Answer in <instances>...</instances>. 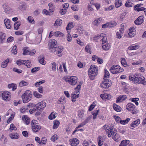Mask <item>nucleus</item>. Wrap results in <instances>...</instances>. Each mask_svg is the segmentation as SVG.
Returning a JSON list of instances; mask_svg holds the SVG:
<instances>
[{"mask_svg": "<svg viewBox=\"0 0 146 146\" xmlns=\"http://www.w3.org/2000/svg\"><path fill=\"white\" fill-rule=\"evenodd\" d=\"M98 68L95 65H92L91 66L89 69L88 74L90 79L92 80H94L95 77L98 74Z\"/></svg>", "mask_w": 146, "mask_h": 146, "instance_id": "1", "label": "nucleus"}, {"mask_svg": "<svg viewBox=\"0 0 146 146\" xmlns=\"http://www.w3.org/2000/svg\"><path fill=\"white\" fill-rule=\"evenodd\" d=\"M113 127L112 126L111 127L110 132H108V137H110L112 135V138L114 141H119L121 140V137L119 135L117 134V130L116 129H115L113 132Z\"/></svg>", "mask_w": 146, "mask_h": 146, "instance_id": "2", "label": "nucleus"}, {"mask_svg": "<svg viewBox=\"0 0 146 146\" xmlns=\"http://www.w3.org/2000/svg\"><path fill=\"white\" fill-rule=\"evenodd\" d=\"M32 94L31 91L27 90L22 95V98L24 103L29 102L31 99Z\"/></svg>", "mask_w": 146, "mask_h": 146, "instance_id": "3", "label": "nucleus"}, {"mask_svg": "<svg viewBox=\"0 0 146 146\" xmlns=\"http://www.w3.org/2000/svg\"><path fill=\"white\" fill-rule=\"evenodd\" d=\"M110 70L111 72L113 74H117L124 71V69L119 65H115L112 66L110 68Z\"/></svg>", "mask_w": 146, "mask_h": 146, "instance_id": "4", "label": "nucleus"}, {"mask_svg": "<svg viewBox=\"0 0 146 146\" xmlns=\"http://www.w3.org/2000/svg\"><path fill=\"white\" fill-rule=\"evenodd\" d=\"M37 122V121L35 120H33L31 122L32 129L35 132L39 131L41 128V126Z\"/></svg>", "mask_w": 146, "mask_h": 146, "instance_id": "5", "label": "nucleus"}, {"mask_svg": "<svg viewBox=\"0 0 146 146\" xmlns=\"http://www.w3.org/2000/svg\"><path fill=\"white\" fill-rule=\"evenodd\" d=\"M10 93L7 91L0 92V97H2L3 100L8 101L10 100L11 97Z\"/></svg>", "mask_w": 146, "mask_h": 146, "instance_id": "6", "label": "nucleus"}, {"mask_svg": "<svg viewBox=\"0 0 146 146\" xmlns=\"http://www.w3.org/2000/svg\"><path fill=\"white\" fill-rule=\"evenodd\" d=\"M77 78L75 76H72L68 77L65 79V81L68 82L70 84L72 85H75L76 84L77 81Z\"/></svg>", "mask_w": 146, "mask_h": 146, "instance_id": "7", "label": "nucleus"}, {"mask_svg": "<svg viewBox=\"0 0 146 146\" xmlns=\"http://www.w3.org/2000/svg\"><path fill=\"white\" fill-rule=\"evenodd\" d=\"M135 107V106L131 103H128L126 106V109L129 111H131L133 114L136 113Z\"/></svg>", "mask_w": 146, "mask_h": 146, "instance_id": "8", "label": "nucleus"}, {"mask_svg": "<svg viewBox=\"0 0 146 146\" xmlns=\"http://www.w3.org/2000/svg\"><path fill=\"white\" fill-rule=\"evenodd\" d=\"M36 52L35 50H33L32 52L28 49V47H26L23 48V55H30L31 56L33 55Z\"/></svg>", "mask_w": 146, "mask_h": 146, "instance_id": "9", "label": "nucleus"}, {"mask_svg": "<svg viewBox=\"0 0 146 146\" xmlns=\"http://www.w3.org/2000/svg\"><path fill=\"white\" fill-rule=\"evenodd\" d=\"M37 110H43L46 106V103L44 102H41L35 105Z\"/></svg>", "mask_w": 146, "mask_h": 146, "instance_id": "10", "label": "nucleus"}, {"mask_svg": "<svg viewBox=\"0 0 146 146\" xmlns=\"http://www.w3.org/2000/svg\"><path fill=\"white\" fill-rule=\"evenodd\" d=\"M111 86L109 84V81L108 80H104L100 84V86L102 88H108Z\"/></svg>", "mask_w": 146, "mask_h": 146, "instance_id": "11", "label": "nucleus"}, {"mask_svg": "<svg viewBox=\"0 0 146 146\" xmlns=\"http://www.w3.org/2000/svg\"><path fill=\"white\" fill-rule=\"evenodd\" d=\"M144 18L143 16H139L134 21L135 23L137 25L141 24L143 22Z\"/></svg>", "mask_w": 146, "mask_h": 146, "instance_id": "12", "label": "nucleus"}, {"mask_svg": "<svg viewBox=\"0 0 146 146\" xmlns=\"http://www.w3.org/2000/svg\"><path fill=\"white\" fill-rule=\"evenodd\" d=\"M63 49V47L61 46H59L58 47H56V54L59 56H60L62 55V52Z\"/></svg>", "mask_w": 146, "mask_h": 146, "instance_id": "13", "label": "nucleus"}, {"mask_svg": "<svg viewBox=\"0 0 146 146\" xmlns=\"http://www.w3.org/2000/svg\"><path fill=\"white\" fill-rule=\"evenodd\" d=\"M57 42L55 39L50 40L49 41L48 43L49 47H57Z\"/></svg>", "mask_w": 146, "mask_h": 146, "instance_id": "14", "label": "nucleus"}, {"mask_svg": "<svg viewBox=\"0 0 146 146\" xmlns=\"http://www.w3.org/2000/svg\"><path fill=\"white\" fill-rule=\"evenodd\" d=\"M140 123V121L139 119H137L136 120L133 121L131 124L130 126L132 127V129L134 128L135 127L138 126Z\"/></svg>", "mask_w": 146, "mask_h": 146, "instance_id": "15", "label": "nucleus"}, {"mask_svg": "<svg viewBox=\"0 0 146 146\" xmlns=\"http://www.w3.org/2000/svg\"><path fill=\"white\" fill-rule=\"evenodd\" d=\"M70 141L71 143V145L72 146H76L79 143V141L76 138H74L70 140Z\"/></svg>", "mask_w": 146, "mask_h": 146, "instance_id": "16", "label": "nucleus"}, {"mask_svg": "<svg viewBox=\"0 0 146 146\" xmlns=\"http://www.w3.org/2000/svg\"><path fill=\"white\" fill-rule=\"evenodd\" d=\"M6 34L1 32H0V43H3L5 40Z\"/></svg>", "mask_w": 146, "mask_h": 146, "instance_id": "17", "label": "nucleus"}, {"mask_svg": "<svg viewBox=\"0 0 146 146\" xmlns=\"http://www.w3.org/2000/svg\"><path fill=\"white\" fill-rule=\"evenodd\" d=\"M4 12L6 13H9L11 11V10L10 9L8 6L6 4L3 5Z\"/></svg>", "mask_w": 146, "mask_h": 146, "instance_id": "18", "label": "nucleus"}, {"mask_svg": "<svg viewBox=\"0 0 146 146\" xmlns=\"http://www.w3.org/2000/svg\"><path fill=\"white\" fill-rule=\"evenodd\" d=\"M127 98V96L125 95H123L119 96L117 100H116V102H121L126 99Z\"/></svg>", "mask_w": 146, "mask_h": 146, "instance_id": "19", "label": "nucleus"}, {"mask_svg": "<svg viewBox=\"0 0 146 146\" xmlns=\"http://www.w3.org/2000/svg\"><path fill=\"white\" fill-rule=\"evenodd\" d=\"M100 36H102V38L101 39V40L102 42V44H104L108 43L107 42V38L105 36V35L103 33L100 34Z\"/></svg>", "mask_w": 146, "mask_h": 146, "instance_id": "20", "label": "nucleus"}, {"mask_svg": "<svg viewBox=\"0 0 146 146\" xmlns=\"http://www.w3.org/2000/svg\"><path fill=\"white\" fill-rule=\"evenodd\" d=\"M100 97L102 99H105L108 100H110L111 98V95L106 93L102 94L100 95Z\"/></svg>", "mask_w": 146, "mask_h": 146, "instance_id": "21", "label": "nucleus"}, {"mask_svg": "<svg viewBox=\"0 0 146 146\" xmlns=\"http://www.w3.org/2000/svg\"><path fill=\"white\" fill-rule=\"evenodd\" d=\"M23 121L27 124L28 125L30 123V119L26 115H24L22 118Z\"/></svg>", "mask_w": 146, "mask_h": 146, "instance_id": "22", "label": "nucleus"}, {"mask_svg": "<svg viewBox=\"0 0 146 146\" xmlns=\"http://www.w3.org/2000/svg\"><path fill=\"white\" fill-rule=\"evenodd\" d=\"M4 23L6 28L7 29H10L11 28V26L10 24V21L9 19H5L4 20Z\"/></svg>", "mask_w": 146, "mask_h": 146, "instance_id": "23", "label": "nucleus"}, {"mask_svg": "<svg viewBox=\"0 0 146 146\" xmlns=\"http://www.w3.org/2000/svg\"><path fill=\"white\" fill-rule=\"evenodd\" d=\"M38 60L40 63L43 65L46 64V62L44 61V57L42 56H40L38 57Z\"/></svg>", "mask_w": 146, "mask_h": 146, "instance_id": "24", "label": "nucleus"}, {"mask_svg": "<svg viewBox=\"0 0 146 146\" xmlns=\"http://www.w3.org/2000/svg\"><path fill=\"white\" fill-rule=\"evenodd\" d=\"M9 62V60L8 58L7 59L3 61L1 64V67L3 68H6Z\"/></svg>", "mask_w": 146, "mask_h": 146, "instance_id": "25", "label": "nucleus"}, {"mask_svg": "<svg viewBox=\"0 0 146 146\" xmlns=\"http://www.w3.org/2000/svg\"><path fill=\"white\" fill-rule=\"evenodd\" d=\"M98 144L99 146H101L103 143V139L102 137L99 136L98 138Z\"/></svg>", "mask_w": 146, "mask_h": 146, "instance_id": "26", "label": "nucleus"}, {"mask_svg": "<svg viewBox=\"0 0 146 146\" xmlns=\"http://www.w3.org/2000/svg\"><path fill=\"white\" fill-rule=\"evenodd\" d=\"M133 2L132 1L130 0L127 1L125 4V6L127 7H132L133 5Z\"/></svg>", "mask_w": 146, "mask_h": 146, "instance_id": "27", "label": "nucleus"}, {"mask_svg": "<svg viewBox=\"0 0 146 146\" xmlns=\"http://www.w3.org/2000/svg\"><path fill=\"white\" fill-rule=\"evenodd\" d=\"M129 143V141L127 140H124L122 141L119 145V146H126Z\"/></svg>", "mask_w": 146, "mask_h": 146, "instance_id": "28", "label": "nucleus"}, {"mask_svg": "<svg viewBox=\"0 0 146 146\" xmlns=\"http://www.w3.org/2000/svg\"><path fill=\"white\" fill-rule=\"evenodd\" d=\"M110 46L108 43L103 44L102 46V48L106 50H108L110 48Z\"/></svg>", "mask_w": 146, "mask_h": 146, "instance_id": "29", "label": "nucleus"}, {"mask_svg": "<svg viewBox=\"0 0 146 146\" xmlns=\"http://www.w3.org/2000/svg\"><path fill=\"white\" fill-rule=\"evenodd\" d=\"M113 107L114 110L117 111H120L121 110V108L120 107L115 104H113Z\"/></svg>", "mask_w": 146, "mask_h": 146, "instance_id": "30", "label": "nucleus"}, {"mask_svg": "<svg viewBox=\"0 0 146 146\" xmlns=\"http://www.w3.org/2000/svg\"><path fill=\"white\" fill-rule=\"evenodd\" d=\"M139 46L137 44L133 46H129L128 49L130 50H135L139 48Z\"/></svg>", "mask_w": 146, "mask_h": 146, "instance_id": "31", "label": "nucleus"}, {"mask_svg": "<svg viewBox=\"0 0 146 146\" xmlns=\"http://www.w3.org/2000/svg\"><path fill=\"white\" fill-rule=\"evenodd\" d=\"M130 120V119L129 118H127L126 120H121L119 121V123L123 125H125Z\"/></svg>", "mask_w": 146, "mask_h": 146, "instance_id": "32", "label": "nucleus"}, {"mask_svg": "<svg viewBox=\"0 0 146 146\" xmlns=\"http://www.w3.org/2000/svg\"><path fill=\"white\" fill-rule=\"evenodd\" d=\"M29 83L24 80H22L19 83V86L20 87H23L28 85Z\"/></svg>", "mask_w": 146, "mask_h": 146, "instance_id": "33", "label": "nucleus"}, {"mask_svg": "<svg viewBox=\"0 0 146 146\" xmlns=\"http://www.w3.org/2000/svg\"><path fill=\"white\" fill-rule=\"evenodd\" d=\"M48 6L49 7V10L50 12L52 13L53 12L54 10V7L53 6L52 4L51 3H49L48 4Z\"/></svg>", "mask_w": 146, "mask_h": 146, "instance_id": "34", "label": "nucleus"}, {"mask_svg": "<svg viewBox=\"0 0 146 146\" xmlns=\"http://www.w3.org/2000/svg\"><path fill=\"white\" fill-rule=\"evenodd\" d=\"M104 71L105 75L104 76V79L106 80H108L107 78H109L110 77V74L107 70H105Z\"/></svg>", "mask_w": 146, "mask_h": 146, "instance_id": "35", "label": "nucleus"}, {"mask_svg": "<svg viewBox=\"0 0 146 146\" xmlns=\"http://www.w3.org/2000/svg\"><path fill=\"white\" fill-rule=\"evenodd\" d=\"M9 137L12 139H17L19 137V135L17 133L15 134H11L10 135Z\"/></svg>", "mask_w": 146, "mask_h": 146, "instance_id": "36", "label": "nucleus"}, {"mask_svg": "<svg viewBox=\"0 0 146 146\" xmlns=\"http://www.w3.org/2000/svg\"><path fill=\"white\" fill-rule=\"evenodd\" d=\"M84 111L83 110H80L78 111V116L80 118L83 117Z\"/></svg>", "mask_w": 146, "mask_h": 146, "instance_id": "37", "label": "nucleus"}, {"mask_svg": "<svg viewBox=\"0 0 146 146\" xmlns=\"http://www.w3.org/2000/svg\"><path fill=\"white\" fill-rule=\"evenodd\" d=\"M53 122L54 125L53 127V129H56L60 124V122L58 121H55Z\"/></svg>", "mask_w": 146, "mask_h": 146, "instance_id": "38", "label": "nucleus"}, {"mask_svg": "<svg viewBox=\"0 0 146 146\" xmlns=\"http://www.w3.org/2000/svg\"><path fill=\"white\" fill-rule=\"evenodd\" d=\"M24 64L27 66V68H30L31 66V62L28 60H25Z\"/></svg>", "mask_w": 146, "mask_h": 146, "instance_id": "39", "label": "nucleus"}, {"mask_svg": "<svg viewBox=\"0 0 146 146\" xmlns=\"http://www.w3.org/2000/svg\"><path fill=\"white\" fill-rule=\"evenodd\" d=\"M66 98L65 97L61 98L60 100H59L57 102V103L58 104H63L66 102Z\"/></svg>", "mask_w": 146, "mask_h": 146, "instance_id": "40", "label": "nucleus"}, {"mask_svg": "<svg viewBox=\"0 0 146 146\" xmlns=\"http://www.w3.org/2000/svg\"><path fill=\"white\" fill-rule=\"evenodd\" d=\"M21 25V23L19 22H17L14 24V29L17 30L19 29V27Z\"/></svg>", "mask_w": 146, "mask_h": 146, "instance_id": "41", "label": "nucleus"}, {"mask_svg": "<svg viewBox=\"0 0 146 146\" xmlns=\"http://www.w3.org/2000/svg\"><path fill=\"white\" fill-rule=\"evenodd\" d=\"M62 21L61 19L56 20L54 24V25L56 26H60L62 24Z\"/></svg>", "mask_w": 146, "mask_h": 146, "instance_id": "42", "label": "nucleus"}, {"mask_svg": "<svg viewBox=\"0 0 146 146\" xmlns=\"http://www.w3.org/2000/svg\"><path fill=\"white\" fill-rule=\"evenodd\" d=\"M122 3L121 0H118L115 2V5L117 8H118L121 6Z\"/></svg>", "mask_w": 146, "mask_h": 146, "instance_id": "43", "label": "nucleus"}, {"mask_svg": "<svg viewBox=\"0 0 146 146\" xmlns=\"http://www.w3.org/2000/svg\"><path fill=\"white\" fill-rule=\"evenodd\" d=\"M34 96L37 98H40L42 97V95L39 94L37 92L35 91L33 92Z\"/></svg>", "mask_w": 146, "mask_h": 146, "instance_id": "44", "label": "nucleus"}, {"mask_svg": "<svg viewBox=\"0 0 146 146\" xmlns=\"http://www.w3.org/2000/svg\"><path fill=\"white\" fill-rule=\"evenodd\" d=\"M99 111V110H95L93 112L92 115H94V117H93V119H95L96 118L97 116L98 113Z\"/></svg>", "mask_w": 146, "mask_h": 146, "instance_id": "45", "label": "nucleus"}, {"mask_svg": "<svg viewBox=\"0 0 146 146\" xmlns=\"http://www.w3.org/2000/svg\"><path fill=\"white\" fill-rule=\"evenodd\" d=\"M58 138V135L56 134H54L51 137L50 139L52 141H55Z\"/></svg>", "mask_w": 146, "mask_h": 146, "instance_id": "46", "label": "nucleus"}, {"mask_svg": "<svg viewBox=\"0 0 146 146\" xmlns=\"http://www.w3.org/2000/svg\"><path fill=\"white\" fill-rule=\"evenodd\" d=\"M17 127L14 126L13 124H11L10 126V127L9 129V130L10 132H12L13 130H17Z\"/></svg>", "mask_w": 146, "mask_h": 146, "instance_id": "47", "label": "nucleus"}, {"mask_svg": "<svg viewBox=\"0 0 146 146\" xmlns=\"http://www.w3.org/2000/svg\"><path fill=\"white\" fill-rule=\"evenodd\" d=\"M25 60H17L16 63L19 66L21 65L22 64H24Z\"/></svg>", "mask_w": 146, "mask_h": 146, "instance_id": "48", "label": "nucleus"}, {"mask_svg": "<svg viewBox=\"0 0 146 146\" xmlns=\"http://www.w3.org/2000/svg\"><path fill=\"white\" fill-rule=\"evenodd\" d=\"M90 46L89 44H88L85 48L86 52L90 54L91 53V51L90 49Z\"/></svg>", "mask_w": 146, "mask_h": 146, "instance_id": "49", "label": "nucleus"}, {"mask_svg": "<svg viewBox=\"0 0 146 146\" xmlns=\"http://www.w3.org/2000/svg\"><path fill=\"white\" fill-rule=\"evenodd\" d=\"M73 24V23L72 22H70L67 25L66 29V30H70L72 28H73V26H72V25Z\"/></svg>", "mask_w": 146, "mask_h": 146, "instance_id": "50", "label": "nucleus"}, {"mask_svg": "<svg viewBox=\"0 0 146 146\" xmlns=\"http://www.w3.org/2000/svg\"><path fill=\"white\" fill-rule=\"evenodd\" d=\"M108 23L109 24V25H108L109 27H112L115 26L117 25L115 21L112 23Z\"/></svg>", "mask_w": 146, "mask_h": 146, "instance_id": "51", "label": "nucleus"}, {"mask_svg": "<svg viewBox=\"0 0 146 146\" xmlns=\"http://www.w3.org/2000/svg\"><path fill=\"white\" fill-rule=\"evenodd\" d=\"M92 115L89 116L83 122L86 125L89 121L92 118Z\"/></svg>", "mask_w": 146, "mask_h": 146, "instance_id": "52", "label": "nucleus"}, {"mask_svg": "<svg viewBox=\"0 0 146 146\" xmlns=\"http://www.w3.org/2000/svg\"><path fill=\"white\" fill-rule=\"evenodd\" d=\"M28 20L29 21L33 24L35 23V21L33 18L31 16H29L28 18Z\"/></svg>", "mask_w": 146, "mask_h": 146, "instance_id": "53", "label": "nucleus"}, {"mask_svg": "<svg viewBox=\"0 0 146 146\" xmlns=\"http://www.w3.org/2000/svg\"><path fill=\"white\" fill-rule=\"evenodd\" d=\"M56 117V116L53 112H52L48 116L49 119L51 120L54 119Z\"/></svg>", "mask_w": 146, "mask_h": 146, "instance_id": "54", "label": "nucleus"}, {"mask_svg": "<svg viewBox=\"0 0 146 146\" xmlns=\"http://www.w3.org/2000/svg\"><path fill=\"white\" fill-rule=\"evenodd\" d=\"M121 62V64L124 67L126 66H127V62L126 61L125 59V58H122Z\"/></svg>", "mask_w": 146, "mask_h": 146, "instance_id": "55", "label": "nucleus"}, {"mask_svg": "<svg viewBox=\"0 0 146 146\" xmlns=\"http://www.w3.org/2000/svg\"><path fill=\"white\" fill-rule=\"evenodd\" d=\"M94 7V4L89 5H88V10L92 11L93 10V7Z\"/></svg>", "mask_w": 146, "mask_h": 146, "instance_id": "56", "label": "nucleus"}, {"mask_svg": "<svg viewBox=\"0 0 146 146\" xmlns=\"http://www.w3.org/2000/svg\"><path fill=\"white\" fill-rule=\"evenodd\" d=\"M54 35L56 36H60V35H62V36H63L64 35L62 34V33H61L60 31L56 32L54 33Z\"/></svg>", "mask_w": 146, "mask_h": 146, "instance_id": "57", "label": "nucleus"}, {"mask_svg": "<svg viewBox=\"0 0 146 146\" xmlns=\"http://www.w3.org/2000/svg\"><path fill=\"white\" fill-rule=\"evenodd\" d=\"M67 40L68 41H71L72 40V38L71 37V35L69 33H68V34L67 35Z\"/></svg>", "mask_w": 146, "mask_h": 146, "instance_id": "58", "label": "nucleus"}, {"mask_svg": "<svg viewBox=\"0 0 146 146\" xmlns=\"http://www.w3.org/2000/svg\"><path fill=\"white\" fill-rule=\"evenodd\" d=\"M145 10H146V8L142 7L139 8H137L135 9V10L137 11L138 12H139L141 11H144Z\"/></svg>", "mask_w": 146, "mask_h": 146, "instance_id": "59", "label": "nucleus"}, {"mask_svg": "<svg viewBox=\"0 0 146 146\" xmlns=\"http://www.w3.org/2000/svg\"><path fill=\"white\" fill-rule=\"evenodd\" d=\"M71 8L74 11H77L78 9V7L76 6V5H72Z\"/></svg>", "mask_w": 146, "mask_h": 146, "instance_id": "60", "label": "nucleus"}, {"mask_svg": "<svg viewBox=\"0 0 146 146\" xmlns=\"http://www.w3.org/2000/svg\"><path fill=\"white\" fill-rule=\"evenodd\" d=\"M14 40V38L13 37L11 36L8 38L7 41V42H9L13 41Z\"/></svg>", "mask_w": 146, "mask_h": 146, "instance_id": "61", "label": "nucleus"}, {"mask_svg": "<svg viewBox=\"0 0 146 146\" xmlns=\"http://www.w3.org/2000/svg\"><path fill=\"white\" fill-rule=\"evenodd\" d=\"M42 13L45 14L46 15H52V14L50 13V12H49L47 10L45 9L43 10Z\"/></svg>", "mask_w": 146, "mask_h": 146, "instance_id": "62", "label": "nucleus"}, {"mask_svg": "<svg viewBox=\"0 0 146 146\" xmlns=\"http://www.w3.org/2000/svg\"><path fill=\"white\" fill-rule=\"evenodd\" d=\"M39 69V67H35L31 69V72L32 73H34L35 72L38 71Z\"/></svg>", "mask_w": 146, "mask_h": 146, "instance_id": "63", "label": "nucleus"}, {"mask_svg": "<svg viewBox=\"0 0 146 146\" xmlns=\"http://www.w3.org/2000/svg\"><path fill=\"white\" fill-rule=\"evenodd\" d=\"M13 70L16 72H17L18 73H20L22 72V70H19L18 69L16 68H14L13 69Z\"/></svg>", "mask_w": 146, "mask_h": 146, "instance_id": "64", "label": "nucleus"}]
</instances>
